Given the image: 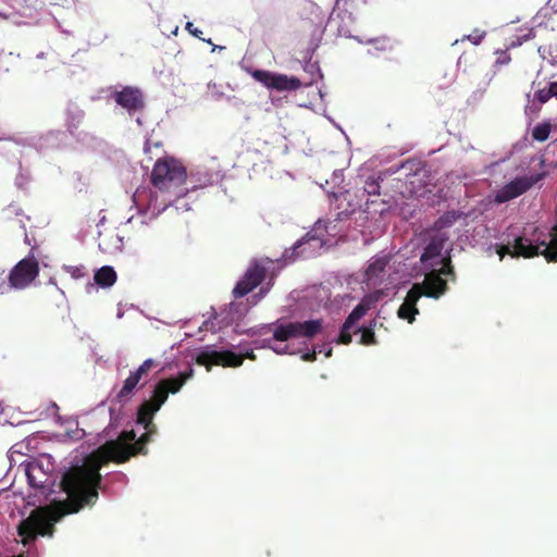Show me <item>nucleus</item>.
Instances as JSON below:
<instances>
[{"instance_id": "f257e3e1", "label": "nucleus", "mask_w": 557, "mask_h": 557, "mask_svg": "<svg viewBox=\"0 0 557 557\" xmlns=\"http://www.w3.org/2000/svg\"><path fill=\"white\" fill-rule=\"evenodd\" d=\"M101 483L100 460L92 454H76L69 461V466L60 478V488L64 498L53 499L47 515L50 527L28 520L22 521L17 528L18 536L24 546L33 544L38 536H52L51 524L71 513L78 512L85 506L94 505L98 497ZM15 557H39L38 552L32 546L26 553Z\"/></svg>"}, {"instance_id": "f03ea898", "label": "nucleus", "mask_w": 557, "mask_h": 557, "mask_svg": "<svg viewBox=\"0 0 557 557\" xmlns=\"http://www.w3.org/2000/svg\"><path fill=\"white\" fill-rule=\"evenodd\" d=\"M470 215L471 211L449 210L434 222L429 240L420 257L424 278L421 283L413 284L408 290L397 310L399 319L412 323L419 313L417 304L422 296L438 299L446 294L447 283L449 281L454 282L456 278L450 259L442 253L445 244L449 239L446 228H449L459 220L466 221Z\"/></svg>"}, {"instance_id": "7ed1b4c3", "label": "nucleus", "mask_w": 557, "mask_h": 557, "mask_svg": "<svg viewBox=\"0 0 557 557\" xmlns=\"http://www.w3.org/2000/svg\"><path fill=\"white\" fill-rule=\"evenodd\" d=\"M193 376L194 369L191 366H188L186 370L178 372L176 376L160 380L156 384L150 398L145 399L135 411V423L144 432L138 436L134 429L123 430L116 438L106 441L101 447V455L95 456L100 461L101 458H106L116 462H125L133 455H145L147 453L146 444L150 441V436L156 433V426L152 423L154 414L168 400L169 393H178Z\"/></svg>"}, {"instance_id": "20e7f679", "label": "nucleus", "mask_w": 557, "mask_h": 557, "mask_svg": "<svg viewBox=\"0 0 557 557\" xmlns=\"http://www.w3.org/2000/svg\"><path fill=\"white\" fill-rule=\"evenodd\" d=\"M322 319H310L306 321H289L262 324L250 327L246 331L249 336H257L252 341L255 349L269 348L277 355H293L297 351L290 347L289 342L294 338H312L322 332Z\"/></svg>"}, {"instance_id": "39448f33", "label": "nucleus", "mask_w": 557, "mask_h": 557, "mask_svg": "<svg viewBox=\"0 0 557 557\" xmlns=\"http://www.w3.org/2000/svg\"><path fill=\"white\" fill-rule=\"evenodd\" d=\"M385 297H388L385 289H375L374 292L367 294L348 314L342 324L338 334L334 338V342L336 344L347 345L351 342L352 333H359V344L375 345L376 339L374 335V327L376 326L377 321L374 319L371 321L369 326L361 327H357V323L370 309L374 308L375 305Z\"/></svg>"}, {"instance_id": "423d86ee", "label": "nucleus", "mask_w": 557, "mask_h": 557, "mask_svg": "<svg viewBox=\"0 0 557 557\" xmlns=\"http://www.w3.org/2000/svg\"><path fill=\"white\" fill-rule=\"evenodd\" d=\"M392 259L393 255L389 251L382 250L368 261L364 270V283L367 286L376 288L384 285L382 289H385L388 297L395 294L394 288L396 286L389 273Z\"/></svg>"}, {"instance_id": "0eeeda50", "label": "nucleus", "mask_w": 557, "mask_h": 557, "mask_svg": "<svg viewBox=\"0 0 557 557\" xmlns=\"http://www.w3.org/2000/svg\"><path fill=\"white\" fill-rule=\"evenodd\" d=\"M256 360L253 350L247 347H240V351H235L234 347L231 349H219L213 345L205 346L197 355V362L199 364H219L223 367H239L244 358Z\"/></svg>"}, {"instance_id": "6e6552de", "label": "nucleus", "mask_w": 557, "mask_h": 557, "mask_svg": "<svg viewBox=\"0 0 557 557\" xmlns=\"http://www.w3.org/2000/svg\"><path fill=\"white\" fill-rule=\"evenodd\" d=\"M337 203L338 212L335 221L346 222L354 220V227L366 226V207H362L363 198L360 195H352L349 190L332 193Z\"/></svg>"}, {"instance_id": "1a4fd4ad", "label": "nucleus", "mask_w": 557, "mask_h": 557, "mask_svg": "<svg viewBox=\"0 0 557 557\" xmlns=\"http://www.w3.org/2000/svg\"><path fill=\"white\" fill-rule=\"evenodd\" d=\"M39 265L34 257L22 259L11 271L7 283L3 278L0 282V295L9 293L12 288L23 289L27 287L38 275Z\"/></svg>"}, {"instance_id": "9d476101", "label": "nucleus", "mask_w": 557, "mask_h": 557, "mask_svg": "<svg viewBox=\"0 0 557 557\" xmlns=\"http://www.w3.org/2000/svg\"><path fill=\"white\" fill-rule=\"evenodd\" d=\"M274 267V261L270 258L255 259L250 262L245 274L238 280L233 288L235 298H242L258 286L267 273Z\"/></svg>"}, {"instance_id": "9b49d317", "label": "nucleus", "mask_w": 557, "mask_h": 557, "mask_svg": "<svg viewBox=\"0 0 557 557\" xmlns=\"http://www.w3.org/2000/svg\"><path fill=\"white\" fill-rule=\"evenodd\" d=\"M323 239L312 233H307L292 247L285 249L282 258L285 263H292L300 259H310L319 256L323 249Z\"/></svg>"}, {"instance_id": "f8f14e48", "label": "nucleus", "mask_w": 557, "mask_h": 557, "mask_svg": "<svg viewBox=\"0 0 557 557\" xmlns=\"http://www.w3.org/2000/svg\"><path fill=\"white\" fill-rule=\"evenodd\" d=\"M186 178V170L168 161H157L151 172V183L160 190L169 189Z\"/></svg>"}, {"instance_id": "ddd939ff", "label": "nucleus", "mask_w": 557, "mask_h": 557, "mask_svg": "<svg viewBox=\"0 0 557 557\" xmlns=\"http://www.w3.org/2000/svg\"><path fill=\"white\" fill-rule=\"evenodd\" d=\"M141 377L137 375L134 371H131L129 375L123 382L122 387L115 394V396L111 399L110 406V428H115L120 424L122 419V409L126 403L131 400L134 395L135 389L137 388Z\"/></svg>"}, {"instance_id": "4468645a", "label": "nucleus", "mask_w": 557, "mask_h": 557, "mask_svg": "<svg viewBox=\"0 0 557 557\" xmlns=\"http://www.w3.org/2000/svg\"><path fill=\"white\" fill-rule=\"evenodd\" d=\"M543 178V174H535L531 176H516L513 180L502 186L494 194L495 203L508 202L533 187L539 181Z\"/></svg>"}, {"instance_id": "2eb2a0df", "label": "nucleus", "mask_w": 557, "mask_h": 557, "mask_svg": "<svg viewBox=\"0 0 557 557\" xmlns=\"http://www.w3.org/2000/svg\"><path fill=\"white\" fill-rule=\"evenodd\" d=\"M65 133L61 131H49L41 135L28 137L13 136L9 140L14 141L18 146L34 148L37 152L42 153L49 149L59 148L64 141Z\"/></svg>"}, {"instance_id": "dca6fc26", "label": "nucleus", "mask_w": 557, "mask_h": 557, "mask_svg": "<svg viewBox=\"0 0 557 557\" xmlns=\"http://www.w3.org/2000/svg\"><path fill=\"white\" fill-rule=\"evenodd\" d=\"M109 90L110 97L129 115L136 114L145 107L143 92L137 87L123 86L119 89L116 86H111Z\"/></svg>"}, {"instance_id": "f3484780", "label": "nucleus", "mask_w": 557, "mask_h": 557, "mask_svg": "<svg viewBox=\"0 0 557 557\" xmlns=\"http://www.w3.org/2000/svg\"><path fill=\"white\" fill-rule=\"evenodd\" d=\"M251 76L267 88L278 91L296 90L301 86L300 81L295 76H287L265 70H255Z\"/></svg>"}, {"instance_id": "a211bd4d", "label": "nucleus", "mask_w": 557, "mask_h": 557, "mask_svg": "<svg viewBox=\"0 0 557 557\" xmlns=\"http://www.w3.org/2000/svg\"><path fill=\"white\" fill-rule=\"evenodd\" d=\"M132 198L138 214L146 215L151 212L149 220L156 219L166 209V205L158 206V195L149 187H138Z\"/></svg>"}, {"instance_id": "6ab92c4d", "label": "nucleus", "mask_w": 557, "mask_h": 557, "mask_svg": "<svg viewBox=\"0 0 557 557\" xmlns=\"http://www.w3.org/2000/svg\"><path fill=\"white\" fill-rule=\"evenodd\" d=\"M352 14L348 11L333 10L327 18L324 32L339 37H351Z\"/></svg>"}, {"instance_id": "aec40b11", "label": "nucleus", "mask_w": 557, "mask_h": 557, "mask_svg": "<svg viewBox=\"0 0 557 557\" xmlns=\"http://www.w3.org/2000/svg\"><path fill=\"white\" fill-rule=\"evenodd\" d=\"M315 297L320 301V305L331 313L338 312L344 307H348L352 300L350 294H336L332 295L330 288L325 285H321L315 289Z\"/></svg>"}, {"instance_id": "412c9836", "label": "nucleus", "mask_w": 557, "mask_h": 557, "mask_svg": "<svg viewBox=\"0 0 557 557\" xmlns=\"http://www.w3.org/2000/svg\"><path fill=\"white\" fill-rule=\"evenodd\" d=\"M398 172H403L406 182L414 186L417 182L422 184V178L425 176L426 170L424 164L418 160H407L400 164L392 165L386 170L388 175H394Z\"/></svg>"}, {"instance_id": "4be33fe9", "label": "nucleus", "mask_w": 557, "mask_h": 557, "mask_svg": "<svg viewBox=\"0 0 557 557\" xmlns=\"http://www.w3.org/2000/svg\"><path fill=\"white\" fill-rule=\"evenodd\" d=\"M186 180L191 185V189L197 190L220 181L221 174L220 172H211L206 166L195 165L190 168L188 174L186 173Z\"/></svg>"}, {"instance_id": "5701e85b", "label": "nucleus", "mask_w": 557, "mask_h": 557, "mask_svg": "<svg viewBox=\"0 0 557 557\" xmlns=\"http://www.w3.org/2000/svg\"><path fill=\"white\" fill-rule=\"evenodd\" d=\"M247 311L248 307L246 305L242 302H231L223 310H221L220 313L215 314L214 319H220L219 323L228 325L242 319Z\"/></svg>"}, {"instance_id": "b1692460", "label": "nucleus", "mask_w": 557, "mask_h": 557, "mask_svg": "<svg viewBox=\"0 0 557 557\" xmlns=\"http://www.w3.org/2000/svg\"><path fill=\"white\" fill-rule=\"evenodd\" d=\"M21 466L24 467V472L27 478L29 486L34 488H41L44 485L42 478L46 473L42 466L37 461H22Z\"/></svg>"}, {"instance_id": "393cba45", "label": "nucleus", "mask_w": 557, "mask_h": 557, "mask_svg": "<svg viewBox=\"0 0 557 557\" xmlns=\"http://www.w3.org/2000/svg\"><path fill=\"white\" fill-rule=\"evenodd\" d=\"M117 275L113 267L103 265L94 274L95 284L101 288H109L116 282Z\"/></svg>"}, {"instance_id": "a878e982", "label": "nucleus", "mask_w": 557, "mask_h": 557, "mask_svg": "<svg viewBox=\"0 0 557 557\" xmlns=\"http://www.w3.org/2000/svg\"><path fill=\"white\" fill-rule=\"evenodd\" d=\"M385 173H377L375 175L369 176L363 185V189L361 191V197L364 199L366 197L371 199V197H379L381 183L384 181Z\"/></svg>"}, {"instance_id": "bb28decb", "label": "nucleus", "mask_w": 557, "mask_h": 557, "mask_svg": "<svg viewBox=\"0 0 557 557\" xmlns=\"http://www.w3.org/2000/svg\"><path fill=\"white\" fill-rule=\"evenodd\" d=\"M84 111L76 104L70 103L66 108V127L67 132L71 135H74L75 129H77L79 123L84 119Z\"/></svg>"}, {"instance_id": "cd10ccee", "label": "nucleus", "mask_w": 557, "mask_h": 557, "mask_svg": "<svg viewBox=\"0 0 557 557\" xmlns=\"http://www.w3.org/2000/svg\"><path fill=\"white\" fill-rule=\"evenodd\" d=\"M389 210L388 202L382 200L377 201L376 199H369L366 200V222L371 218L373 219L376 214L382 216Z\"/></svg>"}, {"instance_id": "c85d7f7f", "label": "nucleus", "mask_w": 557, "mask_h": 557, "mask_svg": "<svg viewBox=\"0 0 557 557\" xmlns=\"http://www.w3.org/2000/svg\"><path fill=\"white\" fill-rule=\"evenodd\" d=\"M318 354H323L326 358L332 356V346L330 343H324L321 345H317L312 350H306L301 354V359L304 361H313L315 360V356Z\"/></svg>"}, {"instance_id": "c756f323", "label": "nucleus", "mask_w": 557, "mask_h": 557, "mask_svg": "<svg viewBox=\"0 0 557 557\" xmlns=\"http://www.w3.org/2000/svg\"><path fill=\"white\" fill-rule=\"evenodd\" d=\"M550 123L542 122L536 124L532 129V137L536 141H545L550 134Z\"/></svg>"}, {"instance_id": "7c9ffc66", "label": "nucleus", "mask_w": 557, "mask_h": 557, "mask_svg": "<svg viewBox=\"0 0 557 557\" xmlns=\"http://www.w3.org/2000/svg\"><path fill=\"white\" fill-rule=\"evenodd\" d=\"M111 239H112L111 244L100 243L99 249L103 252H109V253L121 252L123 249V237L115 235Z\"/></svg>"}, {"instance_id": "2f4dec72", "label": "nucleus", "mask_w": 557, "mask_h": 557, "mask_svg": "<svg viewBox=\"0 0 557 557\" xmlns=\"http://www.w3.org/2000/svg\"><path fill=\"white\" fill-rule=\"evenodd\" d=\"M373 46L375 51H387L393 49L392 40L387 37L372 38L367 41Z\"/></svg>"}, {"instance_id": "473e14b6", "label": "nucleus", "mask_w": 557, "mask_h": 557, "mask_svg": "<svg viewBox=\"0 0 557 557\" xmlns=\"http://www.w3.org/2000/svg\"><path fill=\"white\" fill-rule=\"evenodd\" d=\"M539 53L543 59H547L550 64L555 65L557 63V47L553 46H542L539 47Z\"/></svg>"}, {"instance_id": "72a5a7b5", "label": "nucleus", "mask_w": 557, "mask_h": 557, "mask_svg": "<svg viewBox=\"0 0 557 557\" xmlns=\"http://www.w3.org/2000/svg\"><path fill=\"white\" fill-rule=\"evenodd\" d=\"M73 136H75L77 141L83 143V145H85L86 147H94L95 141L97 140L95 136L86 132H79L76 135L74 134Z\"/></svg>"}, {"instance_id": "f704fd0d", "label": "nucleus", "mask_w": 557, "mask_h": 557, "mask_svg": "<svg viewBox=\"0 0 557 557\" xmlns=\"http://www.w3.org/2000/svg\"><path fill=\"white\" fill-rule=\"evenodd\" d=\"M29 182V173L28 171L24 170L22 166L20 168V173L17 174L15 178V185L18 189L25 188L27 183Z\"/></svg>"}, {"instance_id": "c9c22d12", "label": "nucleus", "mask_w": 557, "mask_h": 557, "mask_svg": "<svg viewBox=\"0 0 557 557\" xmlns=\"http://www.w3.org/2000/svg\"><path fill=\"white\" fill-rule=\"evenodd\" d=\"M534 98H535L540 103H545V102H547L550 98H553L552 92H550V89H549V86L547 85L546 87H544V88H542V89H539V90L534 94Z\"/></svg>"}, {"instance_id": "e433bc0d", "label": "nucleus", "mask_w": 557, "mask_h": 557, "mask_svg": "<svg viewBox=\"0 0 557 557\" xmlns=\"http://www.w3.org/2000/svg\"><path fill=\"white\" fill-rule=\"evenodd\" d=\"M156 361L151 358L146 359L134 372L143 377L154 366Z\"/></svg>"}, {"instance_id": "4c0bfd02", "label": "nucleus", "mask_w": 557, "mask_h": 557, "mask_svg": "<svg viewBox=\"0 0 557 557\" xmlns=\"http://www.w3.org/2000/svg\"><path fill=\"white\" fill-rule=\"evenodd\" d=\"M485 37V32H479L475 29L472 34H469L463 37V39L470 40L473 45H479Z\"/></svg>"}, {"instance_id": "58836bf2", "label": "nucleus", "mask_w": 557, "mask_h": 557, "mask_svg": "<svg viewBox=\"0 0 557 557\" xmlns=\"http://www.w3.org/2000/svg\"><path fill=\"white\" fill-rule=\"evenodd\" d=\"M186 30H188L193 36L201 39L202 32L194 26L191 22H187L185 26Z\"/></svg>"}, {"instance_id": "ea45409f", "label": "nucleus", "mask_w": 557, "mask_h": 557, "mask_svg": "<svg viewBox=\"0 0 557 557\" xmlns=\"http://www.w3.org/2000/svg\"><path fill=\"white\" fill-rule=\"evenodd\" d=\"M174 206L176 208V210H185V211H188L190 208L188 206V203L186 201H184L181 197H178L175 202H174Z\"/></svg>"}, {"instance_id": "a19ab883", "label": "nucleus", "mask_w": 557, "mask_h": 557, "mask_svg": "<svg viewBox=\"0 0 557 557\" xmlns=\"http://www.w3.org/2000/svg\"><path fill=\"white\" fill-rule=\"evenodd\" d=\"M23 446H24V444H23V443H17V444L13 445V446L11 447V449H10V456H9V458H10L11 460H13V455H14V454L23 455V454H22V448H23Z\"/></svg>"}, {"instance_id": "79ce46f5", "label": "nucleus", "mask_w": 557, "mask_h": 557, "mask_svg": "<svg viewBox=\"0 0 557 557\" xmlns=\"http://www.w3.org/2000/svg\"><path fill=\"white\" fill-rule=\"evenodd\" d=\"M343 180H344L343 170H335L333 172L332 182L336 185V184H339L341 182H343Z\"/></svg>"}, {"instance_id": "37998d69", "label": "nucleus", "mask_w": 557, "mask_h": 557, "mask_svg": "<svg viewBox=\"0 0 557 557\" xmlns=\"http://www.w3.org/2000/svg\"><path fill=\"white\" fill-rule=\"evenodd\" d=\"M20 209L16 208L14 205H10L8 208H5L4 212L7 214V216H11V214H15V215H18L20 214Z\"/></svg>"}, {"instance_id": "c03bdc74", "label": "nucleus", "mask_w": 557, "mask_h": 557, "mask_svg": "<svg viewBox=\"0 0 557 557\" xmlns=\"http://www.w3.org/2000/svg\"><path fill=\"white\" fill-rule=\"evenodd\" d=\"M509 61H510V57L506 52H503V55L497 59L496 63L508 64Z\"/></svg>"}, {"instance_id": "a18cd8bd", "label": "nucleus", "mask_w": 557, "mask_h": 557, "mask_svg": "<svg viewBox=\"0 0 557 557\" xmlns=\"http://www.w3.org/2000/svg\"><path fill=\"white\" fill-rule=\"evenodd\" d=\"M549 86V89H550V92H552V96L557 98V82H550L548 84Z\"/></svg>"}, {"instance_id": "49530a36", "label": "nucleus", "mask_w": 557, "mask_h": 557, "mask_svg": "<svg viewBox=\"0 0 557 557\" xmlns=\"http://www.w3.org/2000/svg\"><path fill=\"white\" fill-rule=\"evenodd\" d=\"M534 37V32L533 29H530L525 35L523 36H520V38L522 39L523 42L530 40L531 38Z\"/></svg>"}, {"instance_id": "de8ad7c7", "label": "nucleus", "mask_w": 557, "mask_h": 557, "mask_svg": "<svg viewBox=\"0 0 557 557\" xmlns=\"http://www.w3.org/2000/svg\"><path fill=\"white\" fill-rule=\"evenodd\" d=\"M267 293V289H264L263 287L260 289V292L256 295L252 296V298L255 299L253 301V305L257 304V301L263 297V295Z\"/></svg>"}, {"instance_id": "09e8293b", "label": "nucleus", "mask_w": 557, "mask_h": 557, "mask_svg": "<svg viewBox=\"0 0 557 557\" xmlns=\"http://www.w3.org/2000/svg\"><path fill=\"white\" fill-rule=\"evenodd\" d=\"M13 15V11H0V17L8 20L11 18Z\"/></svg>"}, {"instance_id": "8fccbe9b", "label": "nucleus", "mask_w": 557, "mask_h": 557, "mask_svg": "<svg viewBox=\"0 0 557 557\" xmlns=\"http://www.w3.org/2000/svg\"><path fill=\"white\" fill-rule=\"evenodd\" d=\"M212 326H213V322H212V321H210V320H207V321H205V322L202 323V326L200 327V331H201L202 329H205V330H207V331H208V330H212Z\"/></svg>"}, {"instance_id": "3c124183", "label": "nucleus", "mask_w": 557, "mask_h": 557, "mask_svg": "<svg viewBox=\"0 0 557 557\" xmlns=\"http://www.w3.org/2000/svg\"><path fill=\"white\" fill-rule=\"evenodd\" d=\"M207 42L213 46L212 51H215V50H220V51H221V50L225 49V47H224V46H216V45H213V44H212V41H211V39H208V40H207Z\"/></svg>"}, {"instance_id": "603ef678", "label": "nucleus", "mask_w": 557, "mask_h": 557, "mask_svg": "<svg viewBox=\"0 0 557 557\" xmlns=\"http://www.w3.org/2000/svg\"><path fill=\"white\" fill-rule=\"evenodd\" d=\"M222 97H223V92H220V91H212V98H213L214 100H220V99H222Z\"/></svg>"}, {"instance_id": "864d4df0", "label": "nucleus", "mask_w": 557, "mask_h": 557, "mask_svg": "<svg viewBox=\"0 0 557 557\" xmlns=\"http://www.w3.org/2000/svg\"><path fill=\"white\" fill-rule=\"evenodd\" d=\"M325 116L336 128H338L341 132H343L342 127L331 116H327V115H325Z\"/></svg>"}, {"instance_id": "5fc2aeb1", "label": "nucleus", "mask_w": 557, "mask_h": 557, "mask_svg": "<svg viewBox=\"0 0 557 557\" xmlns=\"http://www.w3.org/2000/svg\"><path fill=\"white\" fill-rule=\"evenodd\" d=\"M522 44H523L522 39L520 37H517V39L515 41H512L511 46L516 47V46H521Z\"/></svg>"}, {"instance_id": "6e6d98bb", "label": "nucleus", "mask_w": 557, "mask_h": 557, "mask_svg": "<svg viewBox=\"0 0 557 557\" xmlns=\"http://www.w3.org/2000/svg\"><path fill=\"white\" fill-rule=\"evenodd\" d=\"M123 315H124V312L119 308L117 313H116V317H117L119 319H121V318H123Z\"/></svg>"}, {"instance_id": "4d7b16f0", "label": "nucleus", "mask_w": 557, "mask_h": 557, "mask_svg": "<svg viewBox=\"0 0 557 557\" xmlns=\"http://www.w3.org/2000/svg\"><path fill=\"white\" fill-rule=\"evenodd\" d=\"M37 59H44L45 58V52H39L37 55H36Z\"/></svg>"}, {"instance_id": "13d9d810", "label": "nucleus", "mask_w": 557, "mask_h": 557, "mask_svg": "<svg viewBox=\"0 0 557 557\" xmlns=\"http://www.w3.org/2000/svg\"><path fill=\"white\" fill-rule=\"evenodd\" d=\"M104 221H106V216L103 215V216L99 220V223H98L97 225H100V224L104 223Z\"/></svg>"}, {"instance_id": "bf43d9fd", "label": "nucleus", "mask_w": 557, "mask_h": 557, "mask_svg": "<svg viewBox=\"0 0 557 557\" xmlns=\"http://www.w3.org/2000/svg\"><path fill=\"white\" fill-rule=\"evenodd\" d=\"M86 289H87V293H90V289H94V285H87Z\"/></svg>"}, {"instance_id": "052dcab7", "label": "nucleus", "mask_w": 557, "mask_h": 557, "mask_svg": "<svg viewBox=\"0 0 557 557\" xmlns=\"http://www.w3.org/2000/svg\"><path fill=\"white\" fill-rule=\"evenodd\" d=\"M136 122H137L139 125H141V120H140V117H137V119H136Z\"/></svg>"}, {"instance_id": "680f3d73", "label": "nucleus", "mask_w": 557, "mask_h": 557, "mask_svg": "<svg viewBox=\"0 0 557 557\" xmlns=\"http://www.w3.org/2000/svg\"><path fill=\"white\" fill-rule=\"evenodd\" d=\"M52 407H53L54 409H59V407H58V405H57L55 403H52Z\"/></svg>"}, {"instance_id": "e2e57ef3", "label": "nucleus", "mask_w": 557, "mask_h": 557, "mask_svg": "<svg viewBox=\"0 0 557 557\" xmlns=\"http://www.w3.org/2000/svg\"><path fill=\"white\" fill-rule=\"evenodd\" d=\"M134 216L128 218L127 223H131L133 221Z\"/></svg>"}, {"instance_id": "0e129e2a", "label": "nucleus", "mask_w": 557, "mask_h": 557, "mask_svg": "<svg viewBox=\"0 0 557 557\" xmlns=\"http://www.w3.org/2000/svg\"><path fill=\"white\" fill-rule=\"evenodd\" d=\"M368 53H370V54H374V52H373V50H372V49H369V50H368Z\"/></svg>"}, {"instance_id": "69168bd1", "label": "nucleus", "mask_w": 557, "mask_h": 557, "mask_svg": "<svg viewBox=\"0 0 557 557\" xmlns=\"http://www.w3.org/2000/svg\"><path fill=\"white\" fill-rule=\"evenodd\" d=\"M350 223H348V226H351V223H354V220H349Z\"/></svg>"}]
</instances>
